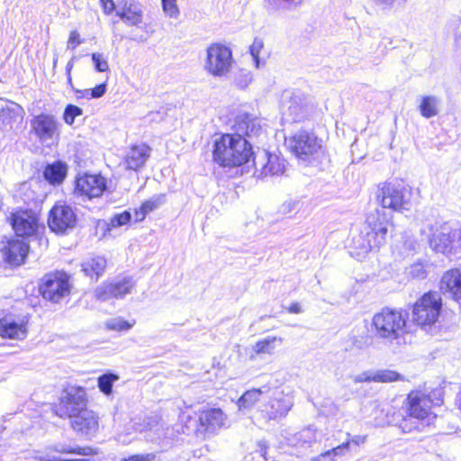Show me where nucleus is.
<instances>
[{
    "label": "nucleus",
    "instance_id": "nucleus-1",
    "mask_svg": "<svg viewBox=\"0 0 461 461\" xmlns=\"http://www.w3.org/2000/svg\"><path fill=\"white\" fill-rule=\"evenodd\" d=\"M390 226V217L383 209L369 212L359 234L353 239L354 248L358 250L357 255L364 258L368 252L384 246Z\"/></svg>",
    "mask_w": 461,
    "mask_h": 461
},
{
    "label": "nucleus",
    "instance_id": "nucleus-2",
    "mask_svg": "<svg viewBox=\"0 0 461 461\" xmlns=\"http://www.w3.org/2000/svg\"><path fill=\"white\" fill-rule=\"evenodd\" d=\"M408 314L402 309L383 308L372 318L371 330L375 338L386 346H399L407 333Z\"/></svg>",
    "mask_w": 461,
    "mask_h": 461
},
{
    "label": "nucleus",
    "instance_id": "nucleus-3",
    "mask_svg": "<svg viewBox=\"0 0 461 461\" xmlns=\"http://www.w3.org/2000/svg\"><path fill=\"white\" fill-rule=\"evenodd\" d=\"M251 144L243 137L223 134L214 140L213 161L223 167H240L252 161L254 157Z\"/></svg>",
    "mask_w": 461,
    "mask_h": 461
},
{
    "label": "nucleus",
    "instance_id": "nucleus-4",
    "mask_svg": "<svg viewBox=\"0 0 461 461\" xmlns=\"http://www.w3.org/2000/svg\"><path fill=\"white\" fill-rule=\"evenodd\" d=\"M432 401L429 396L421 393H411L408 395V417L401 422V428L404 432L414 429L422 430L425 425H429L436 416H431Z\"/></svg>",
    "mask_w": 461,
    "mask_h": 461
},
{
    "label": "nucleus",
    "instance_id": "nucleus-5",
    "mask_svg": "<svg viewBox=\"0 0 461 461\" xmlns=\"http://www.w3.org/2000/svg\"><path fill=\"white\" fill-rule=\"evenodd\" d=\"M430 248L447 256L456 255L461 250V230L449 222L430 229Z\"/></svg>",
    "mask_w": 461,
    "mask_h": 461
},
{
    "label": "nucleus",
    "instance_id": "nucleus-6",
    "mask_svg": "<svg viewBox=\"0 0 461 461\" xmlns=\"http://www.w3.org/2000/svg\"><path fill=\"white\" fill-rule=\"evenodd\" d=\"M285 141L296 158L309 163L319 157L321 149V140L313 132L305 130L298 131L290 138L285 139Z\"/></svg>",
    "mask_w": 461,
    "mask_h": 461
},
{
    "label": "nucleus",
    "instance_id": "nucleus-7",
    "mask_svg": "<svg viewBox=\"0 0 461 461\" xmlns=\"http://www.w3.org/2000/svg\"><path fill=\"white\" fill-rule=\"evenodd\" d=\"M267 401L260 405V411L268 420H278L285 418L294 406V396L280 387H271Z\"/></svg>",
    "mask_w": 461,
    "mask_h": 461
},
{
    "label": "nucleus",
    "instance_id": "nucleus-8",
    "mask_svg": "<svg viewBox=\"0 0 461 461\" xmlns=\"http://www.w3.org/2000/svg\"><path fill=\"white\" fill-rule=\"evenodd\" d=\"M441 306V298L438 293L424 294L412 307L413 321L424 329L431 327L438 319Z\"/></svg>",
    "mask_w": 461,
    "mask_h": 461
},
{
    "label": "nucleus",
    "instance_id": "nucleus-9",
    "mask_svg": "<svg viewBox=\"0 0 461 461\" xmlns=\"http://www.w3.org/2000/svg\"><path fill=\"white\" fill-rule=\"evenodd\" d=\"M377 199L382 209H391L394 212L409 211L411 205V190L401 184L384 183L379 189Z\"/></svg>",
    "mask_w": 461,
    "mask_h": 461
},
{
    "label": "nucleus",
    "instance_id": "nucleus-10",
    "mask_svg": "<svg viewBox=\"0 0 461 461\" xmlns=\"http://www.w3.org/2000/svg\"><path fill=\"white\" fill-rule=\"evenodd\" d=\"M233 64L232 52L230 48L220 43H213L206 50L204 69L213 77H225Z\"/></svg>",
    "mask_w": 461,
    "mask_h": 461
},
{
    "label": "nucleus",
    "instance_id": "nucleus-11",
    "mask_svg": "<svg viewBox=\"0 0 461 461\" xmlns=\"http://www.w3.org/2000/svg\"><path fill=\"white\" fill-rule=\"evenodd\" d=\"M31 133L44 146L51 147L59 140V122L49 113H41L32 117L30 122Z\"/></svg>",
    "mask_w": 461,
    "mask_h": 461
},
{
    "label": "nucleus",
    "instance_id": "nucleus-12",
    "mask_svg": "<svg viewBox=\"0 0 461 461\" xmlns=\"http://www.w3.org/2000/svg\"><path fill=\"white\" fill-rule=\"evenodd\" d=\"M86 393L84 388L68 386L62 392L59 403L56 406L55 412L61 418L71 419L86 408Z\"/></svg>",
    "mask_w": 461,
    "mask_h": 461
},
{
    "label": "nucleus",
    "instance_id": "nucleus-13",
    "mask_svg": "<svg viewBox=\"0 0 461 461\" xmlns=\"http://www.w3.org/2000/svg\"><path fill=\"white\" fill-rule=\"evenodd\" d=\"M40 291L43 298L58 303L70 293L69 276L65 272L49 273L42 278Z\"/></svg>",
    "mask_w": 461,
    "mask_h": 461
},
{
    "label": "nucleus",
    "instance_id": "nucleus-14",
    "mask_svg": "<svg viewBox=\"0 0 461 461\" xmlns=\"http://www.w3.org/2000/svg\"><path fill=\"white\" fill-rule=\"evenodd\" d=\"M48 224L52 231L65 234L76 227L77 215L71 206L56 203L50 211Z\"/></svg>",
    "mask_w": 461,
    "mask_h": 461
},
{
    "label": "nucleus",
    "instance_id": "nucleus-15",
    "mask_svg": "<svg viewBox=\"0 0 461 461\" xmlns=\"http://www.w3.org/2000/svg\"><path fill=\"white\" fill-rule=\"evenodd\" d=\"M252 164L257 171L260 170V176H262L280 175L285 170L284 160L267 150L255 153Z\"/></svg>",
    "mask_w": 461,
    "mask_h": 461
},
{
    "label": "nucleus",
    "instance_id": "nucleus-16",
    "mask_svg": "<svg viewBox=\"0 0 461 461\" xmlns=\"http://www.w3.org/2000/svg\"><path fill=\"white\" fill-rule=\"evenodd\" d=\"M227 416L219 408L203 411L199 415L197 431L204 436L217 433L225 426Z\"/></svg>",
    "mask_w": 461,
    "mask_h": 461
},
{
    "label": "nucleus",
    "instance_id": "nucleus-17",
    "mask_svg": "<svg viewBox=\"0 0 461 461\" xmlns=\"http://www.w3.org/2000/svg\"><path fill=\"white\" fill-rule=\"evenodd\" d=\"M11 224L17 236L31 237L38 230V219L32 211H18L11 214Z\"/></svg>",
    "mask_w": 461,
    "mask_h": 461
},
{
    "label": "nucleus",
    "instance_id": "nucleus-18",
    "mask_svg": "<svg viewBox=\"0 0 461 461\" xmlns=\"http://www.w3.org/2000/svg\"><path fill=\"white\" fill-rule=\"evenodd\" d=\"M29 251V244L23 240H9L0 250L3 260L10 266L22 265Z\"/></svg>",
    "mask_w": 461,
    "mask_h": 461
},
{
    "label": "nucleus",
    "instance_id": "nucleus-19",
    "mask_svg": "<svg viewBox=\"0 0 461 461\" xmlns=\"http://www.w3.org/2000/svg\"><path fill=\"white\" fill-rule=\"evenodd\" d=\"M105 188V179L99 175H85L76 183V191L89 199L99 197Z\"/></svg>",
    "mask_w": 461,
    "mask_h": 461
},
{
    "label": "nucleus",
    "instance_id": "nucleus-20",
    "mask_svg": "<svg viewBox=\"0 0 461 461\" xmlns=\"http://www.w3.org/2000/svg\"><path fill=\"white\" fill-rule=\"evenodd\" d=\"M133 287L131 279L124 278L114 283L105 284L96 288L95 295L100 301H108L112 298H122L130 294Z\"/></svg>",
    "mask_w": 461,
    "mask_h": 461
},
{
    "label": "nucleus",
    "instance_id": "nucleus-21",
    "mask_svg": "<svg viewBox=\"0 0 461 461\" xmlns=\"http://www.w3.org/2000/svg\"><path fill=\"white\" fill-rule=\"evenodd\" d=\"M116 15L129 26H140L143 20L141 5L134 0H120Z\"/></svg>",
    "mask_w": 461,
    "mask_h": 461
},
{
    "label": "nucleus",
    "instance_id": "nucleus-22",
    "mask_svg": "<svg viewBox=\"0 0 461 461\" xmlns=\"http://www.w3.org/2000/svg\"><path fill=\"white\" fill-rule=\"evenodd\" d=\"M75 431L85 436H93L98 429V417L87 408L70 419Z\"/></svg>",
    "mask_w": 461,
    "mask_h": 461
},
{
    "label": "nucleus",
    "instance_id": "nucleus-23",
    "mask_svg": "<svg viewBox=\"0 0 461 461\" xmlns=\"http://www.w3.org/2000/svg\"><path fill=\"white\" fill-rule=\"evenodd\" d=\"M282 109L283 113L294 122L304 119L309 112L306 99L301 94L295 93H293L288 100L284 99Z\"/></svg>",
    "mask_w": 461,
    "mask_h": 461
},
{
    "label": "nucleus",
    "instance_id": "nucleus-24",
    "mask_svg": "<svg viewBox=\"0 0 461 461\" xmlns=\"http://www.w3.org/2000/svg\"><path fill=\"white\" fill-rule=\"evenodd\" d=\"M440 290L461 304V268H452L443 275Z\"/></svg>",
    "mask_w": 461,
    "mask_h": 461
},
{
    "label": "nucleus",
    "instance_id": "nucleus-25",
    "mask_svg": "<svg viewBox=\"0 0 461 461\" xmlns=\"http://www.w3.org/2000/svg\"><path fill=\"white\" fill-rule=\"evenodd\" d=\"M24 114V109L14 102H9L5 106H0V131L12 130L14 123H19L23 120Z\"/></svg>",
    "mask_w": 461,
    "mask_h": 461
},
{
    "label": "nucleus",
    "instance_id": "nucleus-26",
    "mask_svg": "<svg viewBox=\"0 0 461 461\" xmlns=\"http://www.w3.org/2000/svg\"><path fill=\"white\" fill-rule=\"evenodd\" d=\"M0 336L11 339H24L27 336V328L23 321H17L13 316H5L0 319Z\"/></svg>",
    "mask_w": 461,
    "mask_h": 461
},
{
    "label": "nucleus",
    "instance_id": "nucleus-27",
    "mask_svg": "<svg viewBox=\"0 0 461 461\" xmlns=\"http://www.w3.org/2000/svg\"><path fill=\"white\" fill-rule=\"evenodd\" d=\"M236 134L240 137H258L262 132L261 125L258 118L249 113L240 114L235 121Z\"/></svg>",
    "mask_w": 461,
    "mask_h": 461
},
{
    "label": "nucleus",
    "instance_id": "nucleus-28",
    "mask_svg": "<svg viewBox=\"0 0 461 461\" xmlns=\"http://www.w3.org/2000/svg\"><path fill=\"white\" fill-rule=\"evenodd\" d=\"M150 156V148L146 144L133 145L127 152L124 162L127 169L141 168Z\"/></svg>",
    "mask_w": 461,
    "mask_h": 461
},
{
    "label": "nucleus",
    "instance_id": "nucleus-29",
    "mask_svg": "<svg viewBox=\"0 0 461 461\" xmlns=\"http://www.w3.org/2000/svg\"><path fill=\"white\" fill-rule=\"evenodd\" d=\"M283 343L281 337L268 336L255 343L251 348L250 360H256L261 355H273L277 347Z\"/></svg>",
    "mask_w": 461,
    "mask_h": 461
},
{
    "label": "nucleus",
    "instance_id": "nucleus-30",
    "mask_svg": "<svg viewBox=\"0 0 461 461\" xmlns=\"http://www.w3.org/2000/svg\"><path fill=\"white\" fill-rule=\"evenodd\" d=\"M289 445L299 451H306L317 441L316 431L312 428H307L300 432L294 434L288 438Z\"/></svg>",
    "mask_w": 461,
    "mask_h": 461
},
{
    "label": "nucleus",
    "instance_id": "nucleus-31",
    "mask_svg": "<svg viewBox=\"0 0 461 461\" xmlns=\"http://www.w3.org/2000/svg\"><path fill=\"white\" fill-rule=\"evenodd\" d=\"M270 393V385L265 384L260 388L251 389L245 392L238 401L240 408H251L256 402H259L261 396L268 395Z\"/></svg>",
    "mask_w": 461,
    "mask_h": 461
},
{
    "label": "nucleus",
    "instance_id": "nucleus-32",
    "mask_svg": "<svg viewBox=\"0 0 461 461\" xmlns=\"http://www.w3.org/2000/svg\"><path fill=\"white\" fill-rule=\"evenodd\" d=\"M165 203H166V194H154L149 199H148L142 203L140 211H136V212H135L136 221H142L148 213L159 208Z\"/></svg>",
    "mask_w": 461,
    "mask_h": 461
},
{
    "label": "nucleus",
    "instance_id": "nucleus-33",
    "mask_svg": "<svg viewBox=\"0 0 461 461\" xmlns=\"http://www.w3.org/2000/svg\"><path fill=\"white\" fill-rule=\"evenodd\" d=\"M45 179L51 185L60 184L67 176V167L61 162L48 165L44 170Z\"/></svg>",
    "mask_w": 461,
    "mask_h": 461
},
{
    "label": "nucleus",
    "instance_id": "nucleus-34",
    "mask_svg": "<svg viewBox=\"0 0 461 461\" xmlns=\"http://www.w3.org/2000/svg\"><path fill=\"white\" fill-rule=\"evenodd\" d=\"M440 100L435 95H425L421 97L419 111L426 118H431L438 115L439 112Z\"/></svg>",
    "mask_w": 461,
    "mask_h": 461
},
{
    "label": "nucleus",
    "instance_id": "nucleus-35",
    "mask_svg": "<svg viewBox=\"0 0 461 461\" xmlns=\"http://www.w3.org/2000/svg\"><path fill=\"white\" fill-rule=\"evenodd\" d=\"M105 267L106 259L100 256L89 258L82 264V271L85 272L86 276L91 278L95 276L96 279L103 274Z\"/></svg>",
    "mask_w": 461,
    "mask_h": 461
},
{
    "label": "nucleus",
    "instance_id": "nucleus-36",
    "mask_svg": "<svg viewBox=\"0 0 461 461\" xmlns=\"http://www.w3.org/2000/svg\"><path fill=\"white\" fill-rule=\"evenodd\" d=\"M49 450L59 454H73L79 456H93L96 454V451L91 447L70 446L61 443L49 447Z\"/></svg>",
    "mask_w": 461,
    "mask_h": 461
},
{
    "label": "nucleus",
    "instance_id": "nucleus-37",
    "mask_svg": "<svg viewBox=\"0 0 461 461\" xmlns=\"http://www.w3.org/2000/svg\"><path fill=\"white\" fill-rule=\"evenodd\" d=\"M349 452V441H345L337 447H333L321 455L312 457L311 461H321L323 458H330L331 461H335L337 457L344 456Z\"/></svg>",
    "mask_w": 461,
    "mask_h": 461
},
{
    "label": "nucleus",
    "instance_id": "nucleus-38",
    "mask_svg": "<svg viewBox=\"0 0 461 461\" xmlns=\"http://www.w3.org/2000/svg\"><path fill=\"white\" fill-rule=\"evenodd\" d=\"M120 379L119 375L112 372L105 373L97 378V386L99 390L109 396L113 393V386Z\"/></svg>",
    "mask_w": 461,
    "mask_h": 461
},
{
    "label": "nucleus",
    "instance_id": "nucleus-39",
    "mask_svg": "<svg viewBox=\"0 0 461 461\" xmlns=\"http://www.w3.org/2000/svg\"><path fill=\"white\" fill-rule=\"evenodd\" d=\"M135 324V321H128L122 317H115L107 320L104 323L105 328L109 330L126 331L131 330Z\"/></svg>",
    "mask_w": 461,
    "mask_h": 461
},
{
    "label": "nucleus",
    "instance_id": "nucleus-40",
    "mask_svg": "<svg viewBox=\"0 0 461 461\" xmlns=\"http://www.w3.org/2000/svg\"><path fill=\"white\" fill-rule=\"evenodd\" d=\"M374 382L389 383L402 379V375L393 370H381L374 375Z\"/></svg>",
    "mask_w": 461,
    "mask_h": 461
},
{
    "label": "nucleus",
    "instance_id": "nucleus-41",
    "mask_svg": "<svg viewBox=\"0 0 461 461\" xmlns=\"http://www.w3.org/2000/svg\"><path fill=\"white\" fill-rule=\"evenodd\" d=\"M83 114V110L74 104H68L63 113V119L68 125H72L75 122L76 117Z\"/></svg>",
    "mask_w": 461,
    "mask_h": 461
},
{
    "label": "nucleus",
    "instance_id": "nucleus-42",
    "mask_svg": "<svg viewBox=\"0 0 461 461\" xmlns=\"http://www.w3.org/2000/svg\"><path fill=\"white\" fill-rule=\"evenodd\" d=\"M251 81L252 75L248 69L241 68L235 75L234 83L240 89L246 88Z\"/></svg>",
    "mask_w": 461,
    "mask_h": 461
},
{
    "label": "nucleus",
    "instance_id": "nucleus-43",
    "mask_svg": "<svg viewBox=\"0 0 461 461\" xmlns=\"http://www.w3.org/2000/svg\"><path fill=\"white\" fill-rule=\"evenodd\" d=\"M95 68L98 72H105L109 69L107 59L103 53L95 52L91 55Z\"/></svg>",
    "mask_w": 461,
    "mask_h": 461
},
{
    "label": "nucleus",
    "instance_id": "nucleus-44",
    "mask_svg": "<svg viewBox=\"0 0 461 461\" xmlns=\"http://www.w3.org/2000/svg\"><path fill=\"white\" fill-rule=\"evenodd\" d=\"M122 461H162L160 456L156 453H145L131 455Z\"/></svg>",
    "mask_w": 461,
    "mask_h": 461
},
{
    "label": "nucleus",
    "instance_id": "nucleus-45",
    "mask_svg": "<svg viewBox=\"0 0 461 461\" xmlns=\"http://www.w3.org/2000/svg\"><path fill=\"white\" fill-rule=\"evenodd\" d=\"M165 14L171 18H176L179 15V9L176 5V0H161Z\"/></svg>",
    "mask_w": 461,
    "mask_h": 461
},
{
    "label": "nucleus",
    "instance_id": "nucleus-46",
    "mask_svg": "<svg viewBox=\"0 0 461 461\" xmlns=\"http://www.w3.org/2000/svg\"><path fill=\"white\" fill-rule=\"evenodd\" d=\"M264 47L263 41L259 38H255L253 43L250 46V54L253 57L255 65L257 68L259 67V53Z\"/></svg>",
    "mask_w": 461,
    "mask_h": 461
},
{
    "label": "nucleus",
    "instance_id": "nucleus-47",
    "mask_svg": "<svg viewBox=\"0 0 461 461\" xmlns=\"http://www.w3.org/2000/svg\"><path fill=\"white\" fill-rule=\"evenodd\" d=\"M408 276L412 278L423 279L426 277L427 273L424 266L421 263H414L408 269Z\"/></svg>",
    "mask_w": 461,
    "mask_h": 461
},
{
    "label": "nucleus",
    "instance_id": "nucleus-48",
    "mask_svg": "<svg viewBox=\"0 0 461 461\" xmlns=\"http://www.w3.org/2000/svg\"><path fill=\"white\" fill-rule=\"evenodd\" d=\"M131 215L129 212H123L122 213L114 215L111 219V225L113 227H121L127 224L131 221Z\"/></svg>",
    "mask_w": 461,
    "mask_h": 461
},
{
    "label": "nucleus",
    "instance_id": "nucleus-49",
    "mask_svg": "<svg viewBox=\"0 0 461 461\" xmlns=\"http://www.w3.org/2000/svg\"><path fill=\"white\" fill-rule=\"evenodd\" d=\"M305 0H268V5L272 9H277L279 4L286 6H299L304 3Z\"/></svg>",
    "mask_w": 461,
    "mask_h": 461
},
{
    "label": "nucleus",
    "instance_id": "nucleus-50",
    "mask_svg": "<svg viewBox=\"0 0 461 461\" xmlns=\"http://www.w3.org/2000/svg\"><path fill=\"white\" fill-rule=\"evenodd\" d=\"M81 43L79 33L77 31H72L68 41V49L74 50Z\"/></svg>",
    "mask_w": 461,
    "mask_h": 461
},
{
    "label": "nucleus",
    "instance_id": "nucleus-51",
    "mask_svg": "<svg viewBox=\"0 0 461 461\" xmlns=\"http://www.w3.org/2000/svg\"><path fill=\"white\" fill-rule=\"evenodd\" d=\"M100 4L105 14H111L116 7L113 0H100Z\"/></svg>",
    "mask_w": 461,
    "mask_h": 461
},
{
    "label": "nucleus",
    "instance_id": "nucleus-52",
    "mask_svg": "<svg viewBox=\"0 0 461 461\" xmlns=\"http://www.w3.org/2000/svg\"><path fill=\"white\" fill-rule=\"evenodd\" d=\"M105 92H106V85L100 84L91 89V98H100L105 94Z\"/></svg>",
    "mask_w": 461,
    "mask_h": 461
},
{
    "label": "nucleus",
    "instance_id": "nucleus-53",
    "mask_svg": "<svg viewBox=\"0 0 461 461\" xmlns=\"http://www.w3.org/2000/svg\"><path fill=\"white\" fill-rule=\"evenodd\" d=\"M408 0H374L376 5L383 6L384 8H391L394 3L405 4Z\"/></svg>",
    "mask_w": 461,
    "mask_h": 461
},
{
    "label": "nucleus",
    "instance_id": "nucleus-54",
    "mask_svg": "<svg viewBox=\"0 0 461 461\" xmlns=\"http://www.w3.org/2000/svg\"><path fill=\"white\" fill-rule=\"evenodd\" d=\"M374 375H371L368 373H362L354 376L353 380L355 383L371 382L374 381Z\"/></svg>",
    "mask_w": 461,
    "mask_h": 461
},
{
    "label": "nucleus",
    "instance_id": "nucleus-55",
    "mask_svg": "<svg viewBox=\"0 0 461 461\" xmlns=\"http://www.w3.org/2000/svg\"><path fill=\"white\" fill-rule=\"evenodd\" d=\"M347 441H349V445L351 443H353L356 446H359V445L365 443L366 436L356 435V436H353L350 439H348Z\"/></svg>",
    "mask_w": 461,
    "mask_h": 461
},
{
    "label": "nucleus",
    "instance_id": "nucleus-56",
    "mask_svg": "<svg viewBox=\"0 0 461 461\" xmlns=\"http://www.w3.org/2000/svg\"><path fill=\"white\" fill-rule=\"evenodd\" d=\"M258 447H259V453H260V456H263L265 458V460H267V442L264 441V440H261L258 443Z\"/></svg>",
    "mask_w": 461,
    "mask_h": 461
},
{
    "label": "nucleus",
    "instance_id": "nucleus-57",
    "mask_svg": "<svg viewBox=\"0 0 461 461\" xmlns=\"http://www.w3.org/2000/svg\"><path fill=\"white\" fill-rule=\"evenodd\" d=\"M288 312L290 313H301L303 312V309L299 303H293L288 308Z\"/></svg>",
    "mask_w": 461,
    "mask_h": 461
},
{
    "label": "nucleus",
    "instance_id": "nucleus-58",
    "mask_svg": "<svg viewBox=\"0 0 461 461\" xmlns=\"http://www.w3.org/2000/svg\"><path fill=\"white\" fill-rule=\"evenodd\" d=\"M74 59L75 58H72L67 64V67H66V72H67V75L69 76V74H71V70L73 68V66H74Z\"/></svg>",
    "mask_w": 461,
    "mask_h": 461
},
{
    "label": "nucleus",
    "instance_id": "nucleus-59",
    "mask_svg": "<svg viewBox=\"0 0 461 461\" xmlns=\"http://www.w3.org/2000/svg\"><path fill=\"white\" fill-rule=\"evenodd\" d=\"M77 93L81 94V97H86L87 99L91 98V89H85L83 91H77Z\"/></svg>",
    "mask_w": 461,
    "mask_h": 461
},
{
    "label": "nucleus",
    "instance_id": "nucleus-60",
    "mask_svg": "<svg viewBox=\"0 0 461 461\" xmlns=\"http://www.w3.org/2000/svg\"><path fill=\"white\" fill-rule=\"evenodd\" d=\"M53 461H73V459H66V458H54Z\"/></svg>",
    "mask_w": 461,
    "mask_h": 461
},
{
    "label": "nucleus",
    "instance_id": "nucleus-61",
    "mask_svg": "<svg viewBox=\"0 0 461 461\" xmlns=\"http://www.w3.org/2000/svg\"><path fill=\"white\" fill-rule=\"evenodd\" d=\"M34 461H53V460L46 459L44 457H40V458H36Z\"/></svg>",
    "mask_w": 461,
    "mask_h": 461
},
{
    "label": "nucleus",
    "instance_id": "nucleus-62",
    "mask_svg": "<svg viewBox=\"0 0 461 461\" xmlns=\"http://www.w3.org/2000/svg\"><path fill=\"white\" fill-rule=\"evenodd\" d=\"M68 82L71 85L72 84V77H71V74H69V76H68Z\"/></svg>",
    "mask_w": 461,
    "mask_h": 461
},
{
    "label": "nucleus",
    "instance_id": "nucleus-63",
    "mask_svg": "<svg viewBox=\"0 0 461 461\" xmlns=\"http://www.w3.org/2000/svg\"><path fill=\"white\" fill-rule=\"evenodd\" d=\"M57 62H58V59H55L53 60V68H55L57 66Z\"/></svg>",
    "mask_w": 461,
    "mask_h": 461
},
{
    "label": "nucleus",
    "instance_id": "nucleus-64",
    "mask_svg": "<svg viewBox=\"0 0 461 461\" xmlns=\"http://www.w3.org/2000/svg\"><path fill=\"white\" fill-rule=\"evenodd\" d=\"M73 461H89L88 459H73Z\"/></svg>",
    "mask_w": 461,
    "mask_h": 461
}]
</instances>
